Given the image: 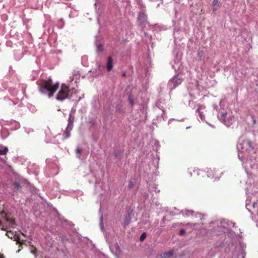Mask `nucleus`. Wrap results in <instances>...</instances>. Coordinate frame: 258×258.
Segmentation results:
<instances>
[{
	"label": "nucleus",
	"instance_id": "obj_2",
	"mask_svg": "<svg viewBox=\"0 0 258 258\" xmlns=\"http://www.w3.org/2000/svg\"><path fill=\"white\" fill-rule=\"evenodd\" d=\"M237 149L239 152L238 157L241 161H243V157L240 155V153L252 151L253 147L249 140L239 139L237 145Z\"/></svg>",
	"mask_w": 258,
	"mask_h": 258
},
{
	"label": "nucleus",
	"instance_id": "obj_14",
	"mask_svg": "<svg viewBox=\"0 0 258 258\" xmlns=\"http://www.w3.org/2000/svg\"><path fill=\"white\" fill-rule=\"evenodd\" d=\"M219 6V0H214L212 5L213 10L214 11H216Z\"/></svg>",
	"mask_w": 258,
	"mask_h": 258
},
{
	"label": "nucleus",
	"instance_id": "obj_40",
	"mask_svg": "<svg viewBox=\"0 0 258 258\" xmlns=\"http://www.w3.org/2000/svg\"><path fill=\"white\" fill-rule=\"evenodd\" d=\"M187 225H190V224H189V223H187Z\"/></svg>",
	"mask_w": 258,
	"mask_h": 258
},
{
	"label": "nucleus",
	"instance_id": "obj_22",
	"mask_svg": "<svg viewBox=\"0 0 258 258\" xmlns=\"http://www.w3.org/2000/svg\"><path fill=\"white\" fill-rule=\"evenodd\" d=\"M128 101L132 105H134V99H133V98L131 95H130L128 96Z\"/></svg>",
	"mask_w": 258,
	"mask_h": 258
},
{
	"label": "nucleus",
	"instance_id": "obj_39",
	"mask_svg": "<svg viewBox=\"0 0 258 258\" xmlns=\"http://www.w3.org/2000/svg\"><path fill=\"white\" fill-rule=\"evenodd\" d=\"M31 252H33V253L34 254V252L33 251H31Z\"/></svg>",
	"mask_w": 258,
	"mask_h": 258
},
{
	"label": "nucleus",
	"instance_id": "obj_9",
	"mask_svg": "<svg viewBox=\"0 0 258 258\" xmlns=\"http://www.w3.org/2000/svg\"><path fill=\"white\" fill-rule=\"evenodd\" d=\"M205 108V106H203L202 105H198V108L196 110V112H197L199 114V116L201 120H205V114L203 111H201V110L204 109Z\"/></svg>",
	"mask_w": 258,
	"mask_h": 258
},
{
	"label": "nucleus",
	"instance_id": "obj_20",
	"mask_svg": "<svg viewBox=\"0 0 258 258\" xmlns=\"http://www.w3.org/2000/svg\"><path fill=\"white\" fill-rule=\"evenodd\" d=\"M252 207L254 209H256L258 212V200L252 204Z\"/></svg>",
	"mask_w": 258,
	"mask_h": 258
},
{
	"label": "nucleus",
	"instance_id": "obj_24",
	"mask_svg": "<svg viewBox=\"0 0 258 258\" xmlns=\"http://www.w3.org/2000/svg\"><path fill=\"white\" fill-rule=\"evenodd\" d=\"M14 185L15 188L17 190H18L20 187V184L18 182H15L14 183Z\"/></svg>",
	"mask_w": 258,
	"mask_h": 258
},
{
	"label": "nucleus",
	"instance_id": "obj_3",
	"mask_svg": "<svg viewBox=\"0 0 258 258\" xmlns=\"http://www.w3.org/2000/svg\"><path fill=\"white\" fill-rule=\"evenodd\" d=\"M216 224L218 227V229L214 228L213 232L216 234H220L223 233H225L226 230L229 228V224L228 221L223 220L220 222H216Z\"/></svg>",
	"mask_w": 258,
	"mask_h": 258
},
{
	"label": "nucleus",
	"instance_id": "obj_12",
	"mask_svg": "<svg viewBox=\"0 0 258 258\" xmlns=\"http://www.w3.org/2000/svg\"><path fill=\"white\" fill-rule=\"evenodd\" d=\"M227 113L226 112H222L220 117H219L220 120L224 123H225L226 125L229 126L230 123H227L226 121V117Z\"/></svg>",
	"mask_w": 258,
	"mask_h": 258
},
{
	"label": "nucleus",
	"instance_id": "obj_32",
	"mask_svg": "<svg viewBox=\"0 0 258 258\" xmlns=\"http://www.w3.org/2000/svg\"><path fill=\"white\" fill-rule=\"evenodd\" d=\"M179 32V30L174 31V35L175 40L176 39L175 35L176 33H178Z\"/></svg>",
	"mask_w": 258,
	"mask_h": 258
},
{
	"label": "nucleus",
	"instance_id": "obj_13",
	"mask_svg": "<svg viewBox=\"0 0 258 258\" xmlns=\"http://www.w3.org/2000/svg\"><path fill=\"white\" fill-rule=\"evenodd\" d=\"M8 151V148L7 147L3 146V145H0V155H6V153Z\"/></svg>",
	"mask_w": 258,
	"mask_h": 258
},
{
	"label": "nucleus",
	"instance_id": "obj_10",
	"mask_svg": "<svg viewBox=\"0 0 258 258\" xmlns=\"http://www.w3.org/2000/svg\"><path fill=\"white\" fill-rule=\"evenodd\" d=\"M113 60L111 56H109L107 59V70L108 72H110L113 67Z\"/></svg>",
	"mask_w": 258,
	"mask_h": 258
},
{
	"label": "nucleus",
	"instance_id": "obj_5",
	"mask_svg": "<svg viewBox=\"0 0 258 258\" xmlns=\"http://www.w3.org/2000/svg\"><path fill=\"white\" fill-rule=\"evenodd\" d=\"M68 87L67 85L62 84L60 90L58 92L56 99L59 101H63L69 96Z\"/></svg>",
	"mask_w": 258,
	"mask_h": 258
},
{
	"label": "nucleus",
	"instance_id": "obj_35",
	"mask_svg": "<svg viewBox=\"0 0 258 258\" xmlns=\"http://www.w3.org/2000/svg\"><path fill=\"white\" fill-rule=\"evenodd\" d=\"M125 73H123L122 74V76H125Z\"/></svg>",
	"mask_w": 258,
	"mask_h": 258
},
{
	"label": "nucleus",
	"instance_id": "obj_19",
	"mask_svg": "<svg viewBox=\"0 0 258 258\" xmlns=\"http://www.w3.org/2000/svg\"><path fill=\"white\" fill-rule=\"evenodd\" d=\"M131 220V217H130V215H128L125 218V221H124V226L128 225L130 223Z\"/></svg>",
	"mask_w": 258,
	"mask_h": 258
},
{
	"label": "nucleus",
	"instance_id": "obj_23",
	"mask_svg": "<svg viewBox=\"0 0 258 258\" xmlns=\"http://www.w3.org/2000/svg\"><path fill=\"white\" fill-rule=\"evenodd\" d=\"M81 151V150L79 148H77V150H76V152H77V157L79 158V159H82L80 155H79V154L80 153Z\"/></svg>",
	"mask_w": 258,
	"mask_h": 258
},
{
	"label": "nucleus",
	"instance_id": "obj_36",
	"mask_svg": "<svg viewBox=\"0 0 258 258\" xmlns=\"http://www.w3.org/2000/svg\"><path fill=\"white\" fill-rule=\"evenodd\" d=\"M243 167H244L245 168H246V166H245V165H244V163H243Z\"/></svg>",
	"mask_w": 258,
	"mask_h": 258
},
{
	"label": "nucleus",
	"instance_id": "obj_18",
	"mask_svg": "<svg viewBox=\"0 0 258 258\" xmlns=\"http://www.w3.org/2000/svg\"><path fill=\"white\" fill-rule=\"evenodd\" d=\"M204 54V51L203 50L199 51L198 52V57L199 58V60H201L202 59V57L203 56Z\"/></svg>",
	"mask_w": 258,
	"mask_h": 258
},
{
	"label": "nucleus",
	"instance_id": "obj_16",
	"mask_svg": "<svg viewBox=\"0 0 258 258\" xmlns=\"http://www.w3.org/2000/svg\"><path fill=\"white\" fill-rule=\"evenodd\" d=\"M173 255V252L172 251H169L166 252H164L161 255L163 258H167Z\"/></svg>",
	"mask_w": 258,
	"mask_h": 258
},
{
	"label": "nucleus",
	"instance_id": "obj_33",
	"mask_svg": "<svg viewBox=\"0 0 258 258\" xmlns=\"http://www.w3.org/2000/svg\"><path fill=\"white\" fill-rule=\"evenodd\" d=\"M0 258H5V257L3 254L0 253Z\"/></svg>",
	"mask_w": 258,
	"mask_h": 258
},
{
	"label": "nucleus",
	"instance_id": "obj_8",
	"mask_svg": "<svg viewBox=\"0 0 258 258\" xmlns=\"http://www.w3.org/2000/svg\"><path fill=\"white\" fill-rule=\"evenodd\" d=\"M138 23L140 25H142L147 23V16L144 13H140L138 16Z\"/></svg>",
	"mask_w": 258,
	"mask_h": 258
},
{
	"label": "nucleus",
	"instance_id": "obj_21",
	"mask_svg": "<svg viewBox=\"0 0 258 258\" xmlns=\"http://www.w3.org/2000/svg\"><path fill=\"white\" fill-rule=\"evenodd\" d=\"M146 237V233L145 232H143L140 237V240L141 241H143Z\"/></svg>",
	"mask_w": 258,
	"mask_h": 258
},
{
	"label": "nucleus",
	"instance_id": "obj_4",
	"mask_svg": "<svg viewBox=\"0 0 258 258\" xmlns=\"http://www.w3.org/2000/svg\"><path fill=\"white\" fill-rule=\"evenodd\" d=\"M182 82V79L179 75L173 76L168 82V86L169 89H174L177 86L180 85Z\"/></svg>",
	"mask_w": 258,
	"mask_h": 258
},
{
	"label": "nucleus",
	"instance_id": "obj_29",
	"mask_svg": "<svg viewBox=\"0 0 258 258\" xmlns=\"http://www.w3.org/2000/svg\"><path fill=\"white\" fill-rule=\"evenodd\" d=\"M100 226L101 227V229H102V216L100 218Z\"/></svg>",
	"mask_w": 258,
	"mask_h": 258
},
{
	"label": "nucleus",
	"instance_id": "obj_31",
	"mask_svg": "<svg viewBox=\"0 0 258 258\" xmlns=\"http://www.w3.org/2000/svg\"><path fill=\"white\" fill-rule=\"evenodd\" d=\"M250 205L249 204H246V209L248 210V211H250V209H249V207H250Z\"/></svg>",
	"mask_w": 258,
	"mask_h": 258
},
{
	"label": "nucleus",
	"instance_id": "obj_15",
	"mask_svg": "<svg viewBox=\"0 0 258 258\" xmlns=\"http://www.w3.org/2000/svg\"><path fill=\"white\" fill-rule=\"evenodd\" d=\"M207 176L208 177L211 178H216V176L214 174L213 170L212 169H209L207 171Z\"/></svg>",
	"mask_w": 258,
	"mask_h": 258
},
{
	"label": "nucleus",
	"instance_id": "obj_1",
	"mask_svg": "<svg viewBox=\"0 0 258 258\" xmlns=\"http://www.w3.org/2000/svg\"><path fill=\"white\" fill-rule=\"evenodd\" d=\"M39 91L49 98L53 96L54 93L58 88V83L53 84L52 81L49 78L46 80H40L37 82Z\"/></svg>",
	"mask_w": 258,
	"mask_h": 258
},
{
	"label": "nucleus",
	"instance_id": "obj_7",
	"mask_svg": "<svg viewBox=\"0 0 258 258\" xmlns=\"http://www.w3.org/2000/svg\"><path fill=\"white\" fill-rule=\"evenodd\" d=\"M73 127L67 125L66 127V129L64 130L62 136H63V140H65L71 137V132L73 129Z\"/></svg>",
	"mask_w": 258,
	"mask_h": 258
},
{
	"label": "nucleus",
	"instance_id": "obj_38",
	"mask_svg": "<svg viewBox=\"0 0 258 258\" xmlns=\"http://www.w3.org/2000/svg\"><path fill=\"white\" fill-rule=\"evenodd\" d=\"M196 224H193V226H196Z\"/></svg>",
	"mask_w": 258,
	"mask_h": 258
},
{
	"label": "nucleus",
	"instance_id": "obj_27",
	"mask_svg": "<svg viewBox=\"0 0 258 258\" xmlns=\"http://www.w3.org/2000/svg\"><path fill=\"white\" fill-rule=\"evenodd\" d=\"M185 231L184 229H181L179 230V234L180 235H182L185 233Z\"/></svg>",
	"mask_w": 258,
	"mask_h": 258
},
{
	"label": "nucleus",
	"instance_id": "obj_25",
	"mask_svg": "<svg viewBox=\"0 0 258 258\" xmlns=\"http://www.w3.org/2000/svg\"><path fill=\"white\" fill-rule=\"evenodd\" d=\"M192 214H193V212L191 211H186L185 212V214L187 216H192Z\"/></svg>",
	"mask_w": 258,
	"mask_h": 258
},
{
	"label": "nucleus",
	"instance_id": "obj_37",
	"mask_svg": "<svg viewBox=\"0 0 258 258\" xmlns=\"http://www.w3.org/2000/svg\"><path fill=\"white\" fill-rule=\"evenodd\" d=\"M253 122H254V123H255V119L253 120Z\"/></svg>",
	"mask_w": 258,
	"mask_h": 258
},
{
	"label": "nucleus",
	"instance_id": "obj_30",
	"mask_svg": "<svg viewBox=\"0 0 258 258\" xmlns=\"http://www.w3.org/2000/svg\"><path fill=\"white\" fill-rule=\"evenodd\" d=\"M8 100H9V102H10V104H13V105H14L16 104V103H15L13 101H12V100H10V99H8Z\"/></svg>",
	"mask_w": 258,
	"mask_h": 258
},
{
	"label": "nucleus",
	"instance_id": "obj_34",
	"mask_svg": "<svg viewBox=\"0 0 258 258\" xmlns=\"http://www.w3.org/2000/svg\"><path fill=\"white\" fill-rule=\"evenodd\" d=\"M193 102H191V101H189V105L191 107V104Z\"/></svg>",
	"mask_w": 258,
	"mask_h": 258
},
{
	"label": "nucleus",
	"instance_id": "obj_6",
	"mask_svg": "<svg viewBox=\"0 0 258 258\" xmlns=\"http://www.w3.org/2000/svg\"><path fill=\"white\" fill-rule=\"evenodd\" d=\"M6 235L11 239H14V240L17 241V243H21V238L19 235L16 234V232H12V231H7Z\"/></svg>",
	"mask_w": 258,
	"mask_h": 258
},
{
	"label": "nucleus",
	"instance_id": "obj_26",
	"mask_svg": "<svg viewBox=\"0 0 258 258\" xmlns=\"http://www.w3.org/2000/svg\"><path fill=\"white\" fill-rule=\"evenodd\" d=\"M7 221L10 222V226H12V227L15 225V221L13 219H10V220L7 219Z\"/></svg>",
	"mask_w": 258,
	"mask_h": 258
},
{
	"label": "nucleus",
	"instance_id": "obj_11",
	"mask_svg": "<svg viewBox=\"0 0 258 258\" xmlns=\"http://www.w3.org/2000/svg\"><path fill=\"white\" fill-rule=\"evenodd\" d=\"M74 120H75L74 116L71 113H70L69 117V118L68 120V123L67 125L73 127Z\"/></svg>",
	"mask_w": 258,
	"mask_h": 258
},
{
	"label": "nucleus",
	"instance_id": "obj_28",
	"mask_svg": "<svg viewBox=\"0 0 258 258\" xmlns=\"http://www.w3.org/2000/svg\"><path fill=\"white\" fill-rule=\"evenodd\" d=\"M134 185V183L132 181H131L128 184V188H131Z\"/></svg>",
	"mask_w": 258,
	"mask_h": 258
},
{
	"label": "nucleus",
	"instance_id": "obj_17",
	"mask_svg": "<svg viewBox=\"0 0 258 258\" xmlns=\"http://www.w3.org/2000/svg\"><path fill=\"white\" fill-rule=\"evenodd\" d=\"M103 50V46L101 44L97 45V52L98 53H101Z\"/></svg>",
	"mask_w": 258,
	"mask_h": 258
}]
</instances>
